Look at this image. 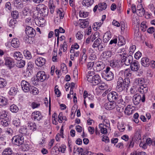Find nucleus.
I'll use <instances>...</instances> for the list:
<instances>
[{
  "label": "nucleus",
  "mask_w": 155,
  "mask_h": 155,
  "mask_svg": "<svg viewBox=\"0 0 155 155\" xmlns=\"http://www.w3.org/2000/svg\"><path fill=\"white\" fill-rule=\"evenodd\" d=\"M130 82V80L128 78H125L124 80L122 78H119L117 82L116 90L119 92L127 90Z\"/></svg>",
  "instance_id": "1"
},
{
  "label": "nucleus",
  "mask_w": 155,
  "mask_h": 155,
  "mask_svg": "<svg viewBox=\"0 0 155 155\" xmlns=\"http://www.w3.org/2000/svg\"><path fill=\"white\" fill-rule=\"evenodd\" d=\"M120 58H121V61L122 63H124L127 66H128L131 64L133 61V58L130 55L127 56V54L124 52L122 54L121 53L119 54Z\"/></svg>",
  "instance_id": "2"
},
{
  "label": "nucleus",
  "mask_w": 155,
  "mask_h": 155,
  "mask_svg": "<svg viewBox=\"0 0 155 155\" xmlns=\"http://www.w3.org/2000/svg\"><path fill=\"white\" fill-rule=\"evenodd\" d=\"M37 10L41 16L45 17L48 15V8L43 4H40L36 8Z\"/></svg>",
  "instance_id": "3"
},
{
  "label": "nucleus",
  "mask_w": 155,
  "mask_h": 155,
  "mask_svg": "<svg viewBox=\"0 0 155 155\" xmlns=\"http://www.w3.org/2000/svg\"><path fill=\"white\" fill-rule=\"evenodd\" d=\"M111 68L109 67H107L104 71V75H102V77L107 81H110L114 78V74L111 71Z\"/></svg>",
  "instance_id": "4"
},
{
  "label": "nucleus",
  "mask_w": 155,
  "mask_h": 155,
  "mask_svg": "<svg viewBox=\"0 0 155 155\" xmlns=\"http://www.w3.org/2000/svg\"><path fill=\"white\" fill-rule=\"evenodd\" d=\"M13 143L17 146H20L24 142V137L21 135H18L14 136L12 139Z\"/></svg>",
  "instance_id": "5"
},
{
  "label": "nucleus",
  "mask_w": 155,
  "mask_h": 155,
  "mask_svg": "<svg viewBox=\"0 0 155 155\" xmlns=\"http://www.w3.org/2000/svg\"><path fill=\"white\" fill-rule=\"evenodd\" d=\"M37 79L41 82L47 80L49 77L48 75H47L44 71H39L38 72L37 74Z\"/></svg>",
  "instance_id": "6"
},
{
  "label": "nucleus",
  "mask_w": 155,
  "mask_h": 155,
  "mask_svg": "<svg viewBox=\"0 0 155 155\" xmlns=\"http://www.w3.org/2000/svg\"><path fill=\"white\" fill-rule=\"evenodd\" d=\"M25 31L28 37H34L36 34L35 30L31 27L28 26H26Z\"/></svg>",
  "instance_id": "7"
},
{
  "label": "nucleus",
  "mask_w": 155,
  "mask_h": 155,
  "mask_svg": "<svg viewBox=\"0 0 155 155\" xmlns=\"http://www.w3.org/2000/svg\"><path fill=\"white\" fill-rule=\"evenodd\" d=\"M107 99L109 101H117L119 98V95L115 91H112L107 95Z\"/></svg>",
  "instance_id": "8"
},
{
  "label": "nucleus",
  "mask_w": 155,
  "mask_h": 155,
  "mask_svg": "<svg viewBox=\"0 0 155 155\" xmlns=\"http://www.w3.org/2000/svg\"><path fill=\"white\" fill-rule=\"evenodd\" d=\"M105 67V64L104 63L101 61L96 62L93 68L94 71L97 72H99L103 69Z\"/></svg>",
  "instance_id": "9"
},
{
  "label": "nucleus",
  "mask_w": 155,
  "mask_h": 155,
  "mask_svg": "<svg viewBox=\"0 0 155 155\" xmlns=\"http://www.w3.org/2000/svg\"><path fill=\"white\" fill-rule=\"evenodd\" d=\"M31 116L32 119L35 121H39L43 117L41 113L38 111L33 112L32 113Z\"/></svg>",
  "instance_id": "10"
},
{
  "label": "nucleus",
  "mask_w": 155,
  "mask_h": 155,
  "mask_svg": "<svg viewBox=\"0 0 155 155\" xmlns=\"http://www.w3.org/2000/svg\"><path fill=\"white\" fill-rule=\"evenodd\" d=\"M21 85L22 89L24 92H27L30 91L31 87L28 82L25 81H22Z\"/></svg>",
  "instance_id": "11"
},
{
  "label": "nucleus",
  "mask_w": 155,
  "mask_h": 155,
  "mask_svg": "<svg viewBox=\"0 0 155 155\" xmlns=\"http://www.w3.org/2000/svg\"><path fill=\"white\" fill-rule=\"evenodd\" d=\"M107 7L106 4L105 2L100 3H99L98 5H96L94 7L93 11L95 12L97 9L99 12H101L106 9Z\"/></svg>",
  "instance_id": "12"
},
{
  "label": "nucleus",
  "mask_w": 155,
  "mask_h": 155,
  "mask_svg": "<svg viewBox=\"0 0 155 155\" xmlns=\"http://www.w3.org/2000/svg\"><path fill=\"white\" fill-rule=\"evenodd\" d=\"M92 80L91 81L89 82L92 83V84L94 85H96L98 84L101 81V78L100 76L98 74L94 75L91 78Z\"/></svg>",
  "instance_id": "13"
},
{
  "label": "nucleus",
  "mask_w": 155,
  "mask_h": 155,
  "mask_svg": "<svg viewBox=\"0 0 155 155\" xmlns=\"http://www.w3.org/2000/svg\"><path fill=\"white\" fill-rule=\"evenodd\" d=\"M140 67L139 62L136 60L133 61L130 65L131 71H137L139 69Z\"/></svg>",
  "instance_id": "14"
},
{
  "label": "nucleus",
  "mask_w": 155,
  "mask_h": 155,
  "mask_svg": "<svg viewBox=\"0 0 155 155\" xmlns=\"http://www.w3.org/2000/svg\"><path fill=\"white\" fill-rule=\"evenodd\" d=\"M5 64L10 68H13L14 65V61L10 57H6L5 58Z\"/></svg>",
  "instance_id": "15"
},
{
  "label": "nucleus",
  "mask_w": 155,
  "mask_h": 155,
  "mask_svg": "<svg viewBox=\"0 0 155 155\" xmlns=\"http://www.w3.org/2000/svg\"><path fill=\"white\" fill-rule=\"evenodd\" d=\"M46 62L45 58L41 57L38 58L35 61V63L36 65L38 66L41 67L44 65Z\"/></svg>",
  "instance_id": "16"
},
{
  "label": "nucleus",
  "mask_w": 155,
  "mask_h": 155,
  "mask_svg": "<svg viewBox=\"0 0 155 155\" xmlns=\"http://www.w3.org/2000/svg\"><path fill=\"white\" fill-rule=\"evenodd\" d=\"M141 99V96L139 94H137L134 95L132 99L133 101L134 105L138 104L140 102Z\"/></svg>",
  "instance_id": "17"
},
{
  "label": "nucleus",
  "mask_w": 155,
  "mask_h": 155,
  "mask_svg": "<svg viewBox=\"0 0 155 155\" xmlns=\"http://www.w3.org/2000/svg\"><path fill=\"white\" fill-rule=\"evenodd\" d=\"M147 91L148 87L145 84L140 86L138 88L139 92L142 94L146 93Z\"/></svg>",
  "instance_id": "18"
},
{
  "label": "nucleus",
  "mask_w": 155,
  "mask_h": 155,
  "mask_svg": "<svg viewBox=\"0 0 155 155\" xmlns=\"http://www.w3.org/2000/svg\"><path fill=\"white\" fill-rule=\"evenodd\" d=\"M110 65L113 68L120 67H121V61H111L110 62Z\"/></svg>",
  "instance_id": "19"
},
{
  "label": "nucleus",
  "mask_w": 155,
  "mask_h": 155,
  "mask_svg": "<svg viewBox=\"0 0 155 155\" xmlns=\"http://www.w3.org/2000/svg\"><path fill=\"white\" fill-rule=\"evenodd\" d=\"M106 108L107 110H110L114 108L116 106L115 102L113 101H109L105 104Z\"/></svg>",
  "instance_id": "20"
},
{
  "label": "nucleus",
  "mask_w": 155,
  "mask_h": 155,
  "mask_svg": "<svg viewBox=\"0 0 155 155\" xmlns=\"http://www.w3.org/2000/svg\"><path fill=\"white\" fill-rule=\"evenodd\" d=\"M20 44V42L18 39L17 38L13 39L11 41V45L14 48H18L19 47Z\"/></svg>",
  "instance_id": "21"
},
{
  "label": "nucleus",
  "mask_w": 155,
  "mask_h": 155,
  "mask_svg": "<svg viewBox=\"0 0 155 155\" xmlns=\"http://www.w3.org/2000/svg\"><path fill=\"white\" fill-rule=\"evenodd\" d=\"M111 37L110 33L109 32L105 33L103 37V41L104 43H107L110 39Z\"/></svg>",
  "instance_id": "22"
},
{
  "label": "nucleus",
  "mask_w": 155,
  "mask_h": 155,
  "mask_svg": "<svg viewBox=\"0 0 155 155\" xmlns=\"http://www.w3.org/2000/svg\"><path fill=\"white\" fill-rule=\"evenodd\" d=\"M94 2V0H83L82 4L83 6L87 8L91 6Z\"/></svg>",
  "instance_id": "23"
},
{
  "label": "nucleus",
  "mask_w": 155,
  "mask_h": 155,
  "mask_svg": "<svg viewBox=\"0 0 155 155\" xmlns=\"http://www.w3.org/2000/svg\"><path fill=\"white\" fill-rule=\"evenodd\" d=\"M13 57L16 60H21L22 58V55L19 51H15L13 54Z\"/></svg>",
  "instance_id": "24"
},
{
  "label": "nucleus",
  "mask_w": 155,
  "mask_h": 155,
  "mask_svg": "<svg viewBox=\"0 0 155 155\" xmlns=\"http://www.w3.org/2000/svg\"><path fill=\"white\" fill-rule=\"evenodd\" d=\"M18 92V89L14 87H11L9 90L8 93L12 96L15 95Z\"/></svg>",
  "instance_id": "25"
},
{
  "label": "nucleus",
  "mask_w": 155,
  "mask_h": 155,
  "mask_svg": "<svg viewBox=\"0 0 155 155\" xmlns=\"http://www.w3.org/2000/svg\"><path fill=\"white\" fill-rule=\"evenodd\" d=\"M141 64L144 67H147L149 66L150 62L149 59L147 58H144L141 60Z\"/></svg>",
  "instance_id": "26"
},
{
  "label": "nucleus",
  "mask_w": 155,
  "mask_h": 155,
  "mask_svg": "<svg viewBox=\"0 0 155 155\" xmlns=\"http://www.w3.org/2000/svg\"><path fill=\"white\" fill-rule=\"evenodd\" d=\"M3 155H15L12 149L8 148L4 150L2 152Z\"/></svg>",
  "instance_id": "27"
},
{
  "label": "nucleus",
  "mask_w": 155,
  "mask_h": 155,
  "mask_svg": "<svg viewBox=\"0 0 155 155\" xmlns=\"http://www.w3.org/2000/svg\"><path fill=\"white\" fill-rule=\"evenodd\" d=\"M126 43V40L124 37L121 35H119L118 36V45L121 46L124 45Z\"/></svg>",
  "instance_id": "28"
},
{
  "label": "nucleus",
  "mask_w": 155,
  "mask_h": 155,
  "mask_svg": "<svg viewBox=\"0 0 155 155\" xmlns=\"http://www.w3.org/2000/svg\"><path fill=\"white\" fill-rule=\"evenodd\" d=\"M112 53L110 51H107L104 52L102 54L101 56L104 58L107 59L110 58L112 55Z\"/></svg>",
  "instance_id": "29"
},
{
  "label": "nucleus",
  "mask_w": 155,
  "mask_h": 155,
  "mask_svg": "<svg viewBox=\"0 0 155 155\" xmlns=\"http://www.w3.org/2000/svg\"><path fill=\"white\" fill-rule=\"evenodd\" d=\"M8 100L6 98L2 96H0V105L4 106L6 105Z\"/></svg>",
  "instance_id": "30"
},
{
  "label": "nucleus",
  "mask_w": 155,
  "mask_h": 155,
  "mask_svg": "<svg viewBox=\"0 0 155 155\" xmlns=\"http://www.w3.org/2000/svg\"><path fill=\"white\" fill-rule=\"evenodd\" d=\"M28 127L30 129L33 130H35L37 128L36 125L33 122H29L28 123Z\"/></svg>",
  "instance_id": "31"
},
{
  "label": "nucleus",
  "mask_w": 155,
  "mask_h": 155,
  "mask_svg": "<svg viewBox=\"0 0 155 155\" xmlns=\"http://www.w3.org/2000/svg\"><path fill=\"white\" fill-rule=\"evenodd\" d=\"M104 126L102 124H100L99 125V128L100 129L101 133L104 134H106L107 133V130L106 127H104Z\"/></svg>",
  "instance_id": "32"
},
{
  "label": "nucleus",
  "mask_w": 155,
  "mask_h": 155,
  "mask_svg": "<svg viewBox=\"0 0 155 155\" xmlns=\"http://www.w3.org/2000/svg\"><path fill=\"white\" fill-rule=\"evenodd\" d=\"M130 105H129L125 108L124 112L126 114L129 115L132 113L133 109L130 108Z\"/></svg>",
  "instance_id": "33"
},
{
  "label": "nucleus",
  "mask_w": 155,
  "mask_h": 155,
  "mask_svg": "<svg viewBox=\"0 0 155 155\" xmlns=\"http://www.w3.org/2000/svg\"><path fill=\"white\" fill-rule=\"evenodd\" d=\"M101 43V39L100 38H98L94 41V43L92 45V47L94 48L98 47V46H99L100 44Z\"/></svg>",
  "instance_id": "34"
},
{
  "label": "nucleus",
  "mask_w": 155,
  "mask_h": 155,
  "mask_svg": "<svg viewBox=\"0 0 155 155\" xmlns=\"http://www.w3.org/2000/svg\"><path fill=\"white\" fill-rule=\"evenodd\" d=\"M94 72L93 71H88L87 73V80L89 82L91 81V78L94 75Z\"/></svg>",
  "instance_id": "35"
},
{
  "label": "nucleus",
  "mask_w": 155,
  "mask_h": 155,
  "mask_svg": "<svg viewBox=\"0 0 155 155\" xmlns=\"http://www.w3.org/2000/svg\"><path fill=\"white\" fill-rule=\"evenodd\" d=\"M97 85L99 89L101 90H105L107 88V85L104 83H101L100 82Z\"/></svg>",
  "instance_id": "36"
},
{
  "label": "nucleus",
  "mask_w": 155,
  "mask_h": 155,
  "mask_svg": "<svg viewBox=\"0 0 155 155\" xmlns=\"http://www.w3.org/2000/svg\"><path fill=\"white\" fill-rule=\"evenodd\" d=\"M58 121L59 123H61L62 122V120H67V119L65 116H63L62 113H59L58 117Z\"/></svg>",
  "instance_id": "37"
},
{
  "label": "nucleus",
  "mask_w": 155,
  "mask_h": 155,
  "mask_svg": "<svg viewBox=\"0 0 155 155\" xmlns=\"http://www.w3.org/2000/svg\"><path fill=\"white\" fill-rule=\"evenodd\" d=\"M10 110L13 113H16L18 110V107L15 104H12L10 106Z\"/></svg>",
  "instance_id": "38"
},
{
  "label": "nucleus",
  "mask_w": 155,
  "mask_h": 155,
  "mask_svg": "<svg viewBox=\"0 0 155 155\" xmlns=\"http://www.w3.org/2000/svg\"><path fill=\"white\" fill-rule=\"evenodd\" d=\"M87 59L86 54L85 53L83 54L81 58L79 60V63L81 65H82L85 62Z\"/></svg>",
  "instance_id": "39"
},
{
  "label": "nucleus",
  "mask_w": 155,
  "mask_h": 155,
  "mask_svg": "<svg viewBox=\"0 0 155 155\" xmlns=\"http://www.w3.org/2000/svg\"><path fill=\"white\" fill-rule=\"evenodd\" d=\"M24 54L25 56L28 59H30L31 58V55L29 51L27 50H25L24 51Z\"/></svg>",
  "instance_id": "40"
},
{
  "label": "nucleus",
  "mask_w": 155,
  "mask_h": 155,
  "mask_svg": "<svg viewBox=\"0 0 155 155\" xmlns=\"http://www.w3.org/2000/svg\"><path fill=\"white\" fill-rule=\"evenodd\" d=\"M135 82L137 84V85L140 86L143 84L144 82V79L142 78H139L136 80Z\"/></svg>",
  "instance_id": "41"
},
{
  "label": "nucleus",
  "mask_w": 155,
  "mask_h": 155,
  "mask_svg": "<svg viewBox=\"0 0 155 155\" xmlns=\"http://www.w3.org/2000/svg\"><path fill=\"white\" fill-rule=\"evenodd\" d=\"M9 120L8 118L2 119L1 121V124L4 126H8L9 124Z\"/></svg>",
  "instance_id": "42"
},
{
  "label": "nucleus",
  "mask_w": 155,
  "mask_h": 155,
  "mask_svg": "<svg viewBox=\"0 0 155 155\" xmlns=\"http://www.w3.org/2000/svg\"><path fill=\"white\" fill-rule=\"evenodd\" d=\"M17 23V21L16 19H12L9 21V25L10 27H12V28H14Z\"/></svg>",
  "instance_id": "43"
},
{
  "label": "nucleus",
  "mask_w": 155,
  "mask_h": 155,
  "mask_svg": "<svg viewBox=\"0 0 155 155\" xmlns=\"http://www.w3.org/2000/svg\"><path fill=\"white\" fill-rule=\"evenodd\" d=\"M13 125L16 127H19L20 125V122L19 119L16 118L14 119L13 120Z\"/></svg>",
  "instance_id": "44"
},
{
  "label": "nucleus",
  "mask_w": 155,
  "mask_h": 155,
  "mask_svg": "<svg viewBox=\"0 0 155 155\" xmlns=\"http://www.w3.org/2000/svg\"><path fill=\"white\" fill-rule=\"evenodd\" d=\"M80 27L82 28H84L86 26H88L89 22L88 21H87L85 20H83V21L81 22L80 24Z\"/></svg>",
  "instance_id": "45"
},
{
  "label": "nucleus",
  "mask_w": 155,
  "mask_h": 155,
  "mask_svg": "<svg viewBox=\"0 0 155 155\" xmlns=\"http://www.w3.org/2000/svg\"><path fill=\"white\" fill-rule=\"evenodd\" d=\"M11 16L13 19H16L19 16V12L16 10L13 11L11 13Z\"/></svg>",
  "instance_id": "46"
},
{
  "label": "nucleus",
  "mask_w": 155,
  "mask_h": 155,
  "mask_svg": "<svg viewBox=\"0 0 155 155\" xmlns=\"http://www.w3.org/2000/svg\"><path fill=\"white\" fill-rule=\"evenodd\" d=\"M31 90H30V93L34 95H36L38 93V89L36 87H32L31 88Z\"/></svg>",
  "instance_id": "47"
},
{
  "label": "nucleus",
  "mask_w": 155,
  "mask_h": 155,
  "mask_svg": "<svg viewBox=\"0 0 155 155\" xmlns=\"http://www.w3.org/2000/svg\"><path fill=\"white\" fill-rule=\"evenodd\" d=\"M7 84L6 81L2 78H0V88H3Z\"/></svg>",
  "instance_id": "48"
},
{
  "label": "nucleus",
  "mask_w": 155,
  "mask_h": 155,
  "mask_svg": "<svg viewBox=\"0 0 155 155\" xmlns=\"http://www.w3.org/2000/svg\"><path fill=\"white\" fill-rule=\"evenodd\" d=\"M146 22L144 21L142 22L141 24L140 28L143 31H145L147 28V26L146 24Z\"/></svg>",
  "instance_id": "49"
},
{
  "label": "nucleus",
  "mask_w": 155,
  "mask_h": 155,
  "mask_svg": "<svg viewBox=\"0 0 155 155\" xmlns=\"http://www.w3.org/2000/svg\"><path fill=\"white\" fill-rule=\"evenodd\" d=\"M76 38L78 40H81L83 37V32L81 31H78L76 35Z\"/></svg>",
  "instance_id": "50"
},
{
  "label": "nucleus",
  "mask_w": 155,
  "mask_h": 155,
  "mask_svg": "<svg viewBox=\"0 0 155 155\" xmlns=\"http://www.w3.org/2000/svg\"><path fill=\"white\" fill-rule=\"evenodd\" d=\"M19 131L20 133L24 135H25L27 133V129L26 128L21 127L20 129L19 130Z\"/></svg>",
  "instance_id": "51"
},
{
  "label": "nucleus",
  "mask_w": 155,
  "mask_h": 155,
  "mask_svg": "<svg viewBox=\"0 0 155 155\" xmlns=\"http://www.w3.org/2000/svg\"><path fill=\"white\" fill-rule=\"evenodd\" d=\"M120 25L121 26V32H124V31L127 29V28L125 26V23L123 21H121L120 22Z\"/></svg>",
  "instance_id": "52"
},
{
  "label": "nucleus",
  "mask_w": 155,
  "mask_h": 155,
  "mask_svg": "<svg viewBox=\"0 0 155 155\" xmlns=\"http://www.w3.org/2000/svg\"><path fill=\"white\" fill-rule=\"evenodd\" d=\"M17 63V66L19 68L23 67L25 65V61L23 60H21Z\"/></svg>",
  "instance_id": "53"
},
{
  "label": "nucleus",
  "mask_w": 155,
  "mask_h": 155,
  "mask_svg": "<svg viewBox=\"0 0 155 155\" xmlns=\"http://www.w3.org/2000/svg\"><path fill=\"white\" fill-rule=\"evenodd\" d=\"M120 104L117 106L116 107V109L117 111L120 113H122L124 112V107L122 106L120 107Z\"/></svg>",
  "instance_id": "54"
},
{
  "label": "nucleus",
  "mask_w": 155,
  "mask_h": 155,
  "mask_svg": "<svg viewBox=\"0 0 155 155\" xmlns=\"http://www.w3.org/2000/svg\"><path fill=\"white\" fill-rule=\"evenodd\" d=\"M137 13L139 16L141 17L145 13V10L144 8L137 11Z\"/></svg>",
  "instance_id": "55"
},
{
  "label": "nucleus",
  "mask_w": 155,
  "mask_h": 155,
  "mask_svg": "<svg viewBox=\"0 0 155 155\" xmlns=\"http://www.w3.org/2000/svg\"><path fill=\"white\" fill-rule=\"evenodd\" d=\"M102 124L105 127H108L110 126V121L108 119L106 118L103 121Z\"/></svg>",
  "instance_id": "56"
},
{
  "label": "nucleus",
  "mask_w": 155,
  "mask_h": 155,
  "mask_svg": "<svg viewBox=\"0 0 155 155\" xmlns=\"http://www.w3.org/2000/svg\"><path fill=\"white\" fill-rule=\"evenodd\" d=\"M32 37H28V38L27 36H26L24 38V39L26 43L28 44H31L33 42V41L32 40Z\"/></svg>",
  "instance_id": "57"
},
{
  "label": "nucleus",
  "mask_w": 155,
  "mask_h": 155,
  "mask_svg": "<svg viewBox=\"0 0 155 155\" xmlns=\"http://www.w3.org/2000/svg\"><path fill=\"white\" fill-rule=\"evenodd\" d=\"M7 112L5 110L2 111L0 115L1 118L2 119H5V118H7L6 117L7 116Z\"/></svg>",
  "instance_id": "58"
},
{
  "label": "nucleus",
  "mask_w": 155,
  "mask_h": 155,
  "mask_svg": "<svg viewBox=\"0 0 155 155\" xmlns=\"http://www.w3.org/2000/svg\"><path fill=\"white\" fill-rule=\"evenodd\" d=\"M139 146L145 149L147 148V145L145 142H141L139 144Z\"/></svg>",
  "instance_id": "59"
},
{
  "label": "nucleus",
  "mask_w": 155,
  "mask_h": 155,
  "mask_svg": "<svg viewBox=\"0 0 155 155\" xmlns=\"http://www.w3.org/2000/svg\"><path fill=\"white\" fill-rule=\"evenodd\" d=\"M29 10L28 8H24L22 11V13L24 15H27L29 13Z\"/></svg>",
  "instance_id": "60"
},
{
  "label": "nucleus",
  "mask_w": 155,
  "mask_h": 155,
  "mask_svg": "<svg viewBox=\"0 0 155 155\" xmlns=\"http://www.w3.org/2000/svg\"><path fill=\"white\" fill-rule=\"evenodd\" d=\"M30 147L28 145H23L21 146L22 150L23 151H27L29 149Z\"/></svg>",
  "instance_id": "61"
},
{
  "label": "nucleus",
  "mask_w": 155,
  "mask_h": 155,
  "mask_svg": "<svg viewBox=\"0 0 155 155\" xmlns=\"http://www.w3.org/2000/svg\"><path fill=\"white\" fill-rule=\"evenodd\" d=\"M40 105V104L39 103H37L35 102H33L31 104V107L33 109H35L36 108L39 107Z\"/></svg>",
  "instance_id": "62"
},
{
  "label": "nucleus",
  "mask_w": 155,
  "mask_h": 155,
  "mask_svg": "<svg viewBox=\"0 0 155 155\" xmlns=\"http://www.w3.org/2000/svg\"><path fill=\"white\" fill-rule=\"evenodd\" d=\"M88 14L87 12H80L79 15L81 17L85 18L88 16Z\"/></svg>",
  "instance_id": "63"
},
{
  "label": "nucleus",
  "mask_w": 155,
  "mask_h": 155,
  "mask_svg": "<svg viewBox=\"0 0 155 155\" xmlns=\"http://www.w3.org/2000/svg\"><path fill=\"white\" fill-rule=\"evenodd\" d=\"M141 55V53L139 51H138L135 54L134 57L135 59H138L140 58Z\"/></svg>",
  "instance_id": "64"
}]
</instances>
